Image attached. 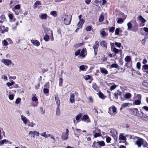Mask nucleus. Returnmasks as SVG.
<instances>
[{
	"mask_svg": "<svg viewBox=\"0 0 148 148\" xmlns=\"http://www.w3.org/2000/svg\"><path fill=\"white\" fill-rule=\"evenodd\" d=\"M1 62L7 66H8L10 65H11L12 66H14V64L10 60L3 59L1 60Z\"/></svg>",
	"mask_w": 148,
	"mask_h": 148,
	"instance_id": "f257e3e1",
	"label": "nucleus"
},
{
	"mask_svg": "<svg viewBox=\"0 0 148 148\" xmlns=\"http://www.w3.org/2000/svg\"><path fill=\"white\" fill-rule=\"evenodd\" d=\"M69 130L68 128L66 129V132L62 133V134L61 138L62 139L64 140H66L68 138Z\"/></svg>",
	"mask_w": 148,
	"mask_h": 148,
	"instance_id": "f03ea898",
	"label": "nucleus"
},
{
	"mask_svg": "<svg viewBox=\"0 0 148 148\" xmlns=\"http://www.w3.org/2000/svg\"><path fill=\"white\" fill-rule=\"evenodd\" d=\"M72 16L70 15H68L65 16L64 19V23L66 25H69L71 22Z\"/></svg>",
	"mask_w": 148,
	"mask_h": 148,
	"instance_id": "7ed1b4c3",
	"label": "nucleus"
},
{
	"mask_svg": "<svg viewBox=\"0 0 148 148\" xmlns=\"http://www.w3.org/2000/svg\"><path fill=\"white\" fill-rule=\"evenodd\" d=\"M144 139L140 138H138L137 140L135 141V145H136L138 147H141L144 144Z\"/></svg>",
	"mask_w": 148,
	"mask_h": 148,
	"instance_id": "20e7f679",
	"label": "nucleus"
},
{
	"mask_svg": "<svg viewBox=\"0 0 148 148\" xmlns=\"http://www.w3.org/2000/svg\"><path fill=\"white\" fill-rule=\"evenodd\" d=\"M138 99L136 100L133 103L134 105H140L141 103V99L142 98V96L140 95H138Z\"/></svg>",
	"mask_w": 148,
	"mask_h": 148,
	"instance_id": "39448f33",
	"label": "nucleus"
},
{
	"mask_svg": "<svg viewBox=\"0 0 148 148\" xmlns=\"http://www.w3.org/2000/svg\"><path fill=\"white\" fill-rule=\"evenodd\" d=\"M110 132L114 138L116 139L117 136V133L116 131L113 129H112L110 130Z\"/></svg>",
	"mask_w": 148,
	"mask_h": 148,
	"instance_id": "423d86ee",
	"label": "nucleus"
},
{
	"mask_svg": "<svg viewBox=\"0 0 148 148\" xmlns=\"http://www.w3.org/2000/svg\"><path fill=\"white\" fill-rule=\"evenodd\" d=\"M82 121H84L87 123L90 122V120L88 116L87 115H84L82 119Z\"/></svg>",
	"mask_w": 148,
	"mask_h": 148,
	"instance_id": "0eeeda50",
	"label": "nucleus"
},
{
	"mask_svg": "<svg viewBox=\"0 0 148 148\" xmlns=\"http://www.w3.org/2000/svg\"><path fill=\"white\" fill-rule=\"evenodd\" d=\"M55 99L56 103L57 106H59L60 103V101L57 95H55Z\"/></svg>",
	"mask_w": 148,
	"mask_h": 148,
	"instance_id": "6e6552de",
	"label": "nucleus"
},
{
	"mask_svg": "<svg viewBox=\"0 0 148 148\" xmlns=\"http://www.w3.org/2000/svg\"><path fill=\"white\" fill-rule=\"evenodd\" d=\"M21 120L23 121L24 123L25 124H26L29 120L23 115H21Z\"/></svg>",
	"mask_w": 148,
	"mask_h": 148,
	"instance_id": "1a4fd4ad",
	"label": "nucleus"
},
{
	"mask_svg": "<svg viewBox=\"0 0 148 148\" xmlns=\"http://www.w3.org/2000/svg\"><path fill=\"white\" fill-rule=\"evenodd\" d=\"M31 42L34 46H36L38 47L40 45V42L37 40H31Z\"/></svg>",
	"mask_w": 148,
	"mask_h": 148,
	"instance_id": "9d476101",
	"label": "nucleus"
},
{
	"mask_svg": "<svg viewBox=\"0 0 148 148\" xmlns=\"http://www.w3.org/2000/svg\"><path fill=\"white\" fill-rule=\"evenodd\" d=\"M85 21L83 19H82L81 21L78 23L77 25V26L79 28H81L83 25V24L84 23Z\"/></svg>",
	"mask_w": 148,
	"mask_h": 148,
	"instance_id": "9b49d317",
	"label": "nucleus"
},
{
	"mask_svg": "<svg viewBox=\"0 0 148 148\" xmlns=\"http://www.w3.org/2000/svg\"><path fill=\"white\" fill-rule=\"evenodd\" d=\"M99 46V42L98 41H96L95 43L93 46L94 50H97V49Z\"/></svg>",
	"mask_w": 148,
	"mask_h": 148,
	"instance_id": "f8f14e48",
	"label": "nucleus"
},
{
	"mask_svg": "<svg viewBox=\"0 0 148 148\" xmlns=\"http://www.w3.org/2000/svg\"><path fill=\"white\" fill-rule=\"evenodd\" d=\"M85 51H86V49H82L81 52L80 53V56L83 57V58L85 57L86 55V53L85 54V53H86V52L85 53Z\"/></svg>",
	"mask_w": 148,
	"mask_h": 148,
	"instance_id": "ddd939ff",
	"label": "nucleus"
},
{
	"mask_svg": "<svg viewBox=\"0 0 148 148\" xmlns=\"http://www.w3.org/2000/svg\"><path fill=\"white\" fill-rule=\"evenodd\" d=\"M114 96L115 97L116 99H118V95H119L121 97V92H119V90H117L116 91H115L114 93Z\"/></svg>",
	"mask_w": 148,
	"mask_h": 148,
	"instance_id": "4468645a",
	"label": "nucleus"
},
{
	"mask_svg": "<svg viewBox=\"0 0 148 148\" xmlns=\"http://www.w3.org/2000/svg\"><path fill=\"white\" fill-rule=\"evenodd\" d=\"M126 18V16H124L123 19L121 18H117L116 20L118 23H122L123 22V19L125 20Z\"/></svg>",
	"mask_w": 148,
	"mask_h": 148,
	"instance_id": "2eb2a0df",
	"label": "nucleus"
},
{
	"mask_svg": "<svg viewBox=\"0 0 148 148\" xmlns=\"http://www.w3.org/2000/svg\"><path fill=\"white\" fill-rule=\"evenodd\" d=\"M100 70L101 72L102 73L106 74L108 73V72L107 70L104 68H100Z\"/></svg>",
	"mask_w": 148,
	"mask_h": 148,
	"instance_id": "dca6fc26",
	"label": "nucleus"
},
{
	"mask_svg": "<svg viewBox=\"0 0 148 148\" xmlns=\"http://www.w3.org/2000/svg\"><path fill=\"white\" fill-rule=\"evenodd\" d=\"M112 50L115 53V55L116 54L118 53L119 51H122L121 50H119L114 47L112 48Z\"/></svg>",
	"mask_w": 148,
	"mask_h": 148,
	"instance_id": "f3484780",
	"label": "nucleus"
},
{
	"mask_svg": "<svg viewBox=\"0 0 148 148\" xmlns=\"http://www.w3.org/2000/svg\"><path fill=\"white\" fill-rule=\"evenodd\" d=\"M82 114L81 113H80L78 114L76 117L75 119L77 121V122H79L80 121L79 120L82 117Z\"/></svg>",
	"mask_w": 148,
	"mask_h": 148,
	"instance_id": "a211bd4d",
	"label": "nucleus"
},
{
	"mask_svg": "<svg viewBox=\"0 0 148 148\" xmlns=\"http://www.w3.org/2000/svg\"><path fill=\"white\" fill-rule=\"evenodd\" d=\"M142 70L145 71L146 72L148 73V65L145 64L143 66Z\"/></svg>",
	"mask_w": 148,
	"mask_h": 148,
	"instance_id": "6ab92c4d",
	"label": "nucleus"
},
{
	"mask_svg": "<svg viewBox=\"0 0 148 148\" xmlns=\"http://www.w3.org/2000/svg\"><path fill=\"white\" fill-rule=\"evenodd\" d=\"M47 15L46 14H42L40 16V18L42 20H45L47 19Z\"/></svg>",
	"mask_w": 148,
	"mask_h": 148,
	"instance_id": "aec40b11",
	"label": "nucleus"
},
{
	"mask_svg": "<svg viewBox=\"0 0 148 148\" xmlns=\"http://www.w3.org/2000/svg\"><path fill=\"white\" fill-rule=\"evenodd\" d=\"M74 97L75 95L73 94H71L69 99L71 103H73L74 101Z\"/></svg>",
	"mask_w": 148,
	"mask_h": 148,
	"instance_id": "412c9836",
	"label": "nucleus"
},
{
	"mask_svg": "<svg viewBox=\"0 0 148 148\" xmlns=\"http://www.w3.org/2000/svg\"><path fill=\"white\" fill-rule=\"evenodd\" d=\"M41 4L40 2V1H36L33 5V8L34 9H36L37 8V5H40Z\"/></svg>",
	"mask_w": 148,
	"mask_h": 148,
	"instance_id": "4be33fe9",
	"label": "nucleus"
},
{
	"mask_svg": "<svg viewBox=\"0 0 148 148\" xmlns=\"http://www.w3.org/2000/svg\"><path fill=\"white\" fill-rule=\"evenodd\" d=\"M59 106H57L56 110V114L58 116H59L60 114V110Z\"/></svg>",
	"mask_w": 148,
	"mask_h": 148,
	"instance_id": "5701e85b",
	"label": "nucleus"
},
{
	"mask_svg": "<svg viewBox=\"0 0 148 148\" xmlns=\"http://www.w3.org/2000/svg\"><path fill=\"white\" fill-rule=\"evenodd\" d=\"M132 110L133 111V114L134 115H137L138 113V110L137 108H133L132 109Z\"/></svg>",
	"mask_w": 148,
	"mask_h": 148,
	"instance_id": "b1692460",
	"label": "nucleus"
},
{
	"mask_svg": "<svg viewBox=\"0 0 148 148\" xmlns=\"http://www.w3.org/2000/svg\"><path fill=\"white\" fill-rule=\"evenodd\" d=\"M9 142V141L6 139H4L0 141V146H1L3 145L5 143H6L7 142Z\"/></svg>",
	"mask_w": 148,
	"mask_h": 148,
	"instance_id": "393cba45",
	"label": "nucleus"
},
{
	"mask_svg": "<svg viewBox=\"0 0 148 148\" xmlns=\"http://www.w3.org/2000/svg\"><path fill=\"white\" fill-rule=\"evenodd\" d=\"M87 69V66H86L84 65H81L79 67L80 69L82 71H84L85 70V69Z\"/></svg>",
	"mask_w": 148,
	"mask_h": 148,
	"instance_id": "a878e982",
	"label": "nucleus"
},
{
	"mask_svg": "<svg viewBox=\"0 0 148 148\" xmlns=\"http://www.w3.org/2000/svg\"><path fill=\"white\" fill-rule=\"evenodd\" d=\"M100 45L103 47H106L107 48L106 43V42L104 41H102L100 43Z\"/></svg>",
	"mask_w": 148,
	"mask_h": 148,
	"instance_id": "bb28decb",
	"label": "nucleus"
},
{
	"mask_svg": "<svg viewBox=\"0 0 148 148\" xmlns=\"http://www.w3.org/2000/svg\"><path fill=\"white\" fill-rule=\"evenodd\" d=\"M125 62H130L131 60V57L129 56H127L125 58Z\"/></svg>",
	"mask_w": 148,
	"mask_h": 148,
	"instance_id": "cd10ccee",
	"label": "nucleus"
},
{
	"mask_svg": "<svg viewBox=\"0 0 148 148\" xmlns=\"http://www.w3.org/2000/svg\"><path fill=\"white\" fill-rule=\"evenodd\" d=\"M119 67V66L116 64H113L111 65L110 68L111 69L112 68H115L118 69Z\"/></svg>",
	"mask_w": 148,
	"mask_h": 148,
	"instance_id": "c85d7f7f",
	"label": "nucleus"
},
{
	"mask_svg": "<svg viewBox=\"0 0 148 148\" xmlns=\"http://www.w3.org/2000/svg\"><path fill=\"white\" fill-rule=\"evenodd\" d=\"M97 143H98L99 145L102 146H104L105 145V143L103 141H98L97 142Z\"/></svg>",
	"mask_w": 148,
	"mask_h": 148,
	"instance_id": "c756f323",
	"label": "nucleus"
},
{
	"mask_svg": "<svg viewBox=\"0 0 148 148\" xmlns=\"http://www.w3.org/2000/svg\"><path fill=\"white\" fill-rule=\"evenodd\" d=\"M99 96L100 98L103 99H104L105 98L103 94L101 92H99Z\"/></svg>",
	"mask_w": 148,
	"mask_h": 148,
	"instance_id": "7c9ffc66",
	"label": "nucleus"
},
{
	"mask_svg": "<svg viewBox=\"0 0 148 148\" xmlns=\"http://www.w3.org/2000/svg\"><path fill=\"white\" fill-rule=\"evenodd\" d=\"M49 36L47 35L46 34L44 37V39L46 41H48L49 40Z\"/></svg>",
	"mask_w": 148,
	"mask_h": 148,
	"instance_id": "2f4dec72",
	"label": "nucleus"
},
{
	"mask_svg": "<svg viewBox=\"0 0 148 148\" xmlns=\"http://www.w3.org/2000/svg\"><path fill=\"white\" fill-rule=\"evenodd\" d=\"M100 34L101 35H102L103 37H104L108 35V34H107L104 30H102L100 32Z\"/></svg>",
	"mask_w": 148,
	"mask_h": 148,
	"instance_id": "473e14b6",
	"label": "nucleus"
},
{
	"mask_svg": "<svg viewBox=\"0 0 148 148\" xmlns=\"http://www.w3.org/2000/svg\"><path fill=\"white\" fill-rule=\"evenodd\" d=\"M50 14L54 17H56L57 16L56 12V11H51L50 12Z\"/></svg>",
	"mask_w": 148,
	"mask_h": 148,
	"instance_id": "72a5a7b5",
	"label": "nucleus"
},
{
	"mask_svg": "<svg viewBox=\"0 0 148 148\" xmlns=\"http://www.w3.org/2000/svg\"><path fill=\"white\" fill-rule=\"evenodd\" d=\"M131 97V94L129 93H126L125 94V97L126 99L130 98Z\"/></svg>",
	"mask_w": 148,
	"mask_h": 148,
	"instance_id": "f704fd0d",
	"label": "nucleus"
},
{
	"mask_svg": "<svg viewBox=\"0 0 148 148\" xmlns=\"http://www.w3.org/2000/svg\"><path fill=\"white\" fill-rule=\"evenodd\" d=\"M36 131H31L29 133V134H30L32 136L34 137L35 135V133H36Z\"/></svg>",
	"mask_w": 148,
	"mask_h": 148,
	"instance_id": "c9c22d12",
	"label": "nucleus"
},
{
	"mask_svg": "<svg viewBox=\"0 0 148 148\" xmlns=\"http://www.w3.org/2000/svg\"><path fill=\"white\" fill-rule=\"evenodd\" d=\"M127 30H129L132 27V24L130 22H129L127 24Z\"/></svg>",
	"mask_w": 148,
	"mask_h": 148,
	"instance_id": "e433bc0d",
	"label": "nucleus"
},
{
	"mask_svg": "<svg viewBox=\"0 0 148 148\" xmlns=\"http://www.w3.org/2000/svg\"><path fill=\"white\" fill-rule=\"evenodd\" d=\"M136 66L137 68L139 70H140L141 69V64L140 62H138L136 63Z\"/></svg>",
	"mask_w": 148,
	"mask_h": 148,
	"instance_id": "4c0bfd02",
	"label": "nucleus"
},
{
	"mask_svg": "<svg viewBox=\"0 0 148 148\" xmlns=\"http://www.w3.org/2000/svg\"><path fill=\"white\" fill-rule=\"evenodd\" d=\"M84 78L86 80H88L91 78V76L88 75H86L84 77Z\"/></svg>",
	"mask_w": 148,
	"mask_h": 148,
	"instance_id": "58836bf2",
	"label": "nucleus"
},
{
	"mask_svg": "<svg viewBox=\"0 0 148 148\" xmlns=\"http://www.w3.org/2000/svg\"><path fill=\"white\" fill-rule=\"evenodd\" d=\"M81 50L80 49H78L76 51L75 53V56H77L79 55H80V52Z\"/></svg>",
	"mask_w": 148,
	"mask_h": 148,
	"instance_id": "ea45409f",
	"label": "nucleus"
},
{
	"mask_svg": "<svg viewBox=\"0 0 148 148\" xmlns=\"http://www.w3.org/2000/svg\"><path fill=\"white\" fill-rule=\"evenodd\" d=\"M147 38L146 37H145L142 40V43L143 45H145L146 43V40Z\"/></svg>",
	"mask_w": 148,
	"mask_h": 148,
	"instance_id": "a19ab883",
	"label": "nucleus"
},
{
	"mask_svg": "<svg viewBox=\"0 0 148 148\" xmlns=\"http://www.w3.org/2000/svg\"><path fill=\"white\" fill-rule=\"evenodd\" d=\"M83 42L82 43H79L76 44L75 45V47H78L82 45H83Z\"/></svg>",
	"mask_w": 148,
	"mask_h": 148,
	"instance_id": "79ce46f5",
	"label": "nucleus"
},
{
	"mask_svg": "<svg viewBox=\"0 0 148 148\" xmlns=\"http://www.w3.org/2000/svg\"><path fill=\"white\" fill-rule=\"evenodd\" d=\"M143 85L145 86L148 87V82L147 80H144L143 83Z\"/></svg>",
	"mask_w": 148,
	"mask_h": 148,
	"instance_id": "37998d69",
	"label": "nucleus"
},
{
	"mask_svg": "<svg viewBox=\"0 0 148 148\" xmlns=\"http://www.w3.org/2000/svg\"><path fill=\"white\" fill-rule=\"evenodd\" d=\"M103 15H101L99 19V22H102L103 20Z\"/></svg>",
	"mask_w": 148,
	"mask_h": 148,
	"instance_id": "c03bdc74",
	"label": "nucleus"
},
{
	"mask_svg": "<svg viewBox=\"0 0 148 148\" xmlns=\"http://www.w3.org/2000/svg\"><path fill=\"white\" fill-rule=\"evenodd\" d=\"M59 86H62V82H63V79L62 78H60L59 79Z\"/></svg>",
	"mask_w": 148,
	"mask_h": 148,
	"instance_id": "a18cd8bd",
	"label": "nucleus"
},
{
	"mask_svg": "<svg viewBox=\"0 0 148 148\" xmlns=\"http://www.w3.org/2000/svg\"><path fill=\"white\" fill-rule=\"evenodd\" d=\"M138 18L140 19V20L143 22H145L146 21L145 19L141 15L139 16Z\"/></svg>",
	"mask_w": 148,
	"mask_h": 148,
	"instance_id": "49530a36",
	"label": "nucleus"
},
{
	"mask_svg": "<svg viewBox=\"0 0 148 148\" xmlns=\"http://www.w3.org/2000/svg\"><path fill=\"white\" fill-rule=\"evenodd\" d=\"M8 28L7 27H6L5 29H3L1 31V33L4 34L5 32H7L8 31Z\"/></svg>",
	"mask_w": 148,
	"mask_h": 148,
	"instance_id": "de8ad7c7",
	"label": "nucleus"
},
{
	"mask_svg": "<svg viewBox=\"0 0 148 148\" xmlns=\"http://www.w3.org/2000/svg\"><path fill=\"white\" fill-rule=\"evenodd\" d=\"M43 91L45 94H47L49 93V90L47 88H44Z\"/></svg>",
	"mask_w": 148,
	"mask_h": 148,
	"instance_id": "09e8293b",
	"label": "nucleus"
},
{
	"mask_svg": "<svg viewBox=\"0 0 148 148\" xmlns=\"http://www.w3.org/2000/svg\"><path fill=\"white\" fill-rule=\"evenodd\" d=\"M91 26H89L87 27L86 28V30L87 31H91Z\"/></svg>",
	"mask_w": 148,
	"mask_h": 148,
	"instance_id": "8fccbe9b",
	"label": "nucleus"
},
{
	"mask_svg": "<svg viewBox=\"0 0 148 148\" xmlns=\"http://www.w3.org/2000/svg\"><path fill=\"white\" fill-rule=\"evenodd\" d=\"M115 45L116 47H120L121 45V43H120L116 42H115Z\"/></svg>",
	"mask_w": 148,
	"mask_h": 148,
	"instance_id": "3c124183",
	"label": "nucleus"
},
{
	"mask_svg": "<svg viewBox=\"0 0 148 148\" xmlns=\"http://www.w3.org/2000/svg\"><path fill=\"white\" fill-rule=\"evenodd\" d=\"M129 104L128 103H124L122 104L121 106V108H124L128 106V105Z\"/></svg>",
	"mask_w": 148,
	"mask_h": 148,
	"instance_id": "603ef678",
	"label": "nucleus"
},
{
	"mask_svg": "<svg viewBox=\"0 0 148 148\" xmlns=\"http://www.w3.org/2000/svg\"><path fill=\"white\" fill-rule=\"evenodd\" d=\"M119 138L123 140H126V138L125 136L122 135H120L119 136Z\"/></svg>",
	"mask_w": 148,
	"mask_h": 148,
	"instance_id": "864d4df0",
	"label": "nucleus"
},
{
	"mask_svg": "<svg viewBox=\"0 0 148 148\" xmlns=\"http://www.w3.org/2000/svg\"><path fill=\"white\" fill-rule=\"evenodd\" d=\"M119 33V29L118 28H116L115 30V34L118 35Z\"/></svg>",
	"mask_w": 148,
	"mask_h": 148,
	"instance_id": "5fc2aeb1",
	"label": "nucleus"
},
{
	"mask_svg": "<svg viewBox=\"0 0 148 148\" xmlns=\"http://www.w3.org/2000/svg\"><path fill=\"white\" fill-rule=\"evenodd\" d=\"M101 136V134L99 133H95L94 135V137L95 138H97L98 136Z\"/></svg>",
	"mask_w": 148,
	"mask_h": 148,
	"instance_id": "6e6d98bb",
	"label": "nucleus"
},
{
	"mask_svg": "<svg viewBox=\"0 0 148 148\" xmlns=\"http://www.w3.org/2000/svg\"><path fill=\"white\" fill-rule=\"evenodd\" d=\"M21 101V98H17L16 99L15 103L16 104H18Z\"/></svg>",
	"mask_w": 148,
	"mask_h": 148,
	"instance_id": "4d7b16f0",
	"label": "nucleus"
},
{
	"mask_svg": "<svg viewBox=\"0 0 148 148\" xmlns=\"http://www.w3.org/2000/svg\"><path fill=\"white\" fill-rule=\"evenodd\" d=\"M32 99V100L34 101H38V99L37 98L35 97V96H34L33 97Z\"/></svg>",
	"mask_w": 148,
	"mask_h": 148,
	"instance_id": "13d9d810",
	"label": "nucleus"
},
{
	"mask_svg": "<svg viewBox=\"0 0 148 148\" xmlns=\"http://www.w3.org/2000/svg\"><path fill=\"white\" fill-rule=\"evenodd\" d=\"M111 108L113 112H116V109L115 107L114 106H113Z\"/></svg>",
	"mask_w": 148,
	"mask_h": 148,
	"instance_id": "bf43d9fd",
	"label": "nucleus"
},
{
	"mask_svg": "<svg viewBox=\"0 0 148 148\" xmlns=\"http://www.w3.org/2000/svg\"><path fill=\"white\" fill-rule=\"evenodd\" d=\"M115 27H111L109 29V31L110 32H111L112 33L114 31Z\"/></svg>",
	"mask_w": 148,
	"mask_h": 148,
	"instance_id": "052dcab7",
	"label": "nucleus"
},
{
	"mask_svg": "<svg viewBox=\"0 0 148 148\" xmlns=\"http://www.w3.org/2000/svg\"><path fill=\"white\" fill-rule=\"evenodd\" d=\"M106 141L107 143H110L111 140V138L110 137H108L106 138Z\"/></svg>",
	"mask_w": 148,
	"mask_h": 148,
	"instance_id": "680f3d73",
	"label": "nucleus"
},
{
	"mask_svg": "<svg viewBox=\"0 0 148 148\" xmlns=\"http://www.w3.org/2000/svg\"><path fill=\"white\" fill-rule=\"evenodd\" d=\"M116 86L115 85H113L111 86L110 88V90H112L116 88Z\"/></svg>",
	"mask_w": 148,
	"mask_h": 148,
	"instance_id": "e2e57ef3",
	"label": "nucleus"
},
{
	"mask_svg": "<svg viewBox=\"0 0 148 148\" xmlns=\"http://www.w3.org/2000/svg\"><path fill=\"white\" fill-rule=\"evenodd\" d=\"M14 97V96L12 95H9V99L10 100H12L13 99Z\"/></svg>",
	"mask_w": 148,
	"mask_h": 148,
	"instance_id": "0e129e2a",
	"label": "nucleus"
},
{
	"mask_svg": "<svg viewBox=\"0 0 148 148\" xmlns=\"http://www.w3.org/2000/svg\"><path fill=\"white\" fill-rule=\"evenodd\" d=\"M3 44L4 46H6L8 45L7 42L5 40H3Z\"/></svg>",
	"mask_w": 148,
	"mask_h": 148,
	"instance_id": "69168bd1",
	"label": "nucleus"
},
{
	"mask_svg": "<svg viewBox=\"0 0 148 148\" xmlns=\"http://www.w3.org/2000/svg\"><path fill=\"white\" fill-rule=\"evenodd\" d=\"M35 125V124L34 123H30L29 125L32 127H34Z\"/></svg>",
	"mask_w": 148,
	"mask_h": 148,
	"instance_id": "338daca9",
	"label": "nucleus"
},
{
	"mask_svg": "<svg viewBox=\"0 0 148 148\" xmlns=\"http://www.w3.org/2000/svg\"><path fill=\"white\" fill-rule=\"evenodd\" d=\"M143 109H144L146 111L148 112V107L145 106L142 108Z\"/></svg>",
	"mask_w": 148,
	"mask_h": 148,
	"instance_id": "774afa93",
	"label": "nucleus"
}]
</instances>
